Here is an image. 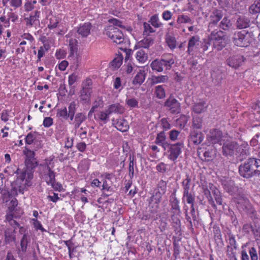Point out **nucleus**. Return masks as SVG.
Wrapping results in <instances>:
<instances>
[{
    "label": "nucleus",
    "instance_id": "obj_1",
    "mask_svg": "<svg viewBox=\"0 0 260 260\" xmlns=\"http://www.w3.org/2000/svg\"><path fill=\"white\" fill-rule=\"evenodd\" d=\"M238 171L240 175L245 179L260 177V159L248 158L239 166Z\"/></svg>",
    "mask_w": 260,
    "mask_h": 260
},
{
    "label": "nucleus",
    "instance_id": "obj_2",
    "mask_svg": "<svg viewBox=\"0 0 260 260\" xmlns=\"http://www.w3.org/2000/svg\"><path fill=\"white\" fill-rule=\"evenodd\" d=\"M214 48L218 51L222 50L226 44L225 33L221 30H215L209 36Z\"/></svg>",
    "mask_w": 260,
    "mask_h": 260
},
{
    "label": "nucleus",
    "instance_id": "obj_3",
    "mask_svg": "<svg viewBox=\"0 0 260 260\" xmlns=\"http://www.w3.org/2000/svg\"><path fill=\"white\" fill-rule=\"evenodd\" d=\"M82 89L80 91V100L85 104H88L90 101L92 91V81L90 78H86L82 83Z\"/></svg>",
    "mask_w": 260,
    "mask_h": 260
},
{
    "label": "nucleus",
    "instance_id": "obj_4",
    "mask_svg": "<svg viewBox=\"0 0 260 260\" xmlns=\"http://www.w3.org/2000/svg\"><path fill=\"white\" fill-rule=\"evenodd\" d=\"M104 34L116 44H120L124 41L123 34L122 31L113 25L108 26L105 29Z\"/></svg>",
    "mask_w": 260,
    "mask_h": 260
},
{
    "label": "nucleus",
    "instance_id": "obj_5",
    "mask_svg": "<svg viewBox=\"0 0 260 260\" xmlns=\"http://www.w3.org/2000/svg\"><path fill=\"white\" fill-rule=\"evenodd\" d=\"M174 63V60L173 58H166L163 56L160 59H155L152 61L150 67L153 71L158 72H162L164 71L162 65H165L168 69H171L172 66Z\"/></svg>",
    "mask_w": 260,
    "mask_h": 260
},
{
    "label": "nucleus",
    "instance_id": "obj_6",
    "mask_svg": "<svg viewBox=\"0 0 260 260\" xmlns=\"http://www.w3.org/2000/svg\"><path fill=\"white\" fill-rule=\"evenodd\" d=\"M76 110V104L75 102H72L69 104L68 110L66 107H64L63 109H58L57 116L63 120L70 119L71 121H73Z\"/></svg>",
    "mask_w": 260,
    "mask_h": 260
},
{
    "label": "nucleus",
    "instance_id": "obj_7",
    "mask_svg": "<svg viewBox=\"0 0 260 260\" xmlns=\"http://www.w3.org/2000/svg\"><path fill=\"white\" fill-rule=\"evenodd\" d=\"M184 146L182 142L169 144L165 150L169 153L168 158L172 161H175L182 152Z\"/></svg>",
    "mask_w": 260,
    "mask_h": 260
},
{
    "label": "nucleus",
    "instance_id": "obj_8",
    "mask_svg": "<svg viewBox=\"0 0 260 260\" xmlns=\"http://www.w3.org/2000/svg\"><path fill=\"white\" fill-rule=\"evenodd\" d=\"M235 45L239 47H246L249 44V34L245 30L235 32L233 37Z\"/></svg>",
    "mask_w": 260,
    "mask_h": 260
},
{
    "label": "nucleus",
    "instance_id": "obj_9",
    "mask_svg": "<svg viewBox=\"0 0 260 260\" xmlns=\"http://www.w3.org/2000/svg\"><path fill=\"white\" fill-rule=\"evenodd\" d=\"M247 61L246 57L240 54L230 55L226 59L225 63L233 69L237 70L243 66Z\"/></svg>",
    "mask_w": 260,
    "mask_h": 260
},
{
    "label": "nucleus",
    "instance_id": "obj_10",
    "mask_svg": "<svg viewBox=\"0 0 260 260\" xmlns=\"http://www.w3.org/2000/svg\"><path fill=\"white\" fill-rule=\"evenodd\" d=\"M237 142L231 140H224L222 147V154L226 157H233L236 153Z\"/></svg>",
    "mask_w": 260,
    "mask_h": 260
},
{
    "label": "nucleus",
    "instance_id": "obj_11",
    "mask_svg": "<svg viewBox=\"0 0 260 260\" xmlns=\"http://www.w3.org/2000/svg\"><path fill=\"white\" fill-rule=\"evenodd\" d=\"M164 106L172 114H178L181 110L180 103L171 95L166 101Z\"/></svg>",
    "mask_w": 260,
    "mask_h": 260
},
{
    "label": "nucleus",
    "instance_id": "obj_12",
    "mask_svg": "<svg viewBox=\"0 0 260 260\" xmlns=\"http://www.w3.org/2000/svg\"><path fill=\"white\" fill-rule=\"evenodd\" d=\"M241 254V260H258L257 250L254 247H249L246 249V246H242Z\"/></svg>",
    "mask_w": 260,
    "mask_h": 260
},
{
    "label": "nucleus",
    "instance_id": "obj_13",
    "mask_svg": "<svg viewBox=\"0 0 260 260\" xmlns=\"http://www.w3.org/2000/svg\"><path fill=\"white\" fill-rule=\"evenodd\" d=\"M233 200L239 210H247L251 207L249 200L244 194H237Z\"/></svg>",
    "mask_w": 260,
    "mask_h": 260
},
{
    "label": "nucleus",
    "instance_id": "obj_14",
    "mask_svg": "<svg viewBox=\"0 0 260 260\" xmlns=\"http://www.w3.org/2000/svg\"><path fill=\"white\" fill-rule=\"evenodd\" d=\"M221 183L224 189L231 195H234L237 191L235 182L230 178H223L221 179Z\"/></svg>",
    "mask_w": 260,
    "mask_h": 260
},
{
    "label": "nucleus",
    "instance_id": "obj_15",
    "mask_svg": "<svg viewBox=\"0 0 260 260\" xmlns=\"http://www.w3.org/2000/svg\"><path fill=\"white\" fill-rule=\"evenodd\" d=\"M235 155L241 157V159L245 158L249 154V147L246 142H243L240 145L237 143Z\"/></svg>",
    "mask_w": 260,
    "mask_h": 260
},
{
    "label": "nucleus",
    "instance_id": "obj_16",
    "mask_svg": "<svg viewBox=\"0 0 260 260\" xmlns=\"http://www.w3.org/2000/svg\"><path fill=\"white\" fill-rule=\"evenodd\" d=\"M223 17V12L222 10L217 9H213L210 15L209 27H212L217 24Z\"/></svg>",
    "mask_w": 260,
    "mask_h": 260
},
{
    "label": "nucleus",
    "instance_id": "obj_17",
    "mask_svg": "<svg viewBox=\"0 0 260 260\" xmlns=\"http://www.w3.org/2000/svg\"><path fill=\"white\" fill-rule=\"evenodd\" d=\"M33 178V172L30 170H25L20 176L19 178L17 180V182L20 181L24 182V184L27 186H30L32 184L31 179Z\"/></svg>",
    "mask_w": 260,
    "mask_h": 260
},
{
    "label": "nucleus",
    "instance_id": "obj_18",
    "mask_svg": "<svg viewBox=\"0 0 260 260\" xmlns=\"http://www.w3.org/2000/svg\"><path fill=\"white\" fill-rule=\"evenodd\" d=\"M203 140L204 135L203 133L197 131L191 132L188 138V141L190 143H192L197 145L201 143Z\"/></svg>",
    "mask_w": 260,
    "mask_h": 260
},
{
    "label": "nucleus",
    "instance_id": "obj_19",
    "mask_svg": "<svg viewBox=\"0 0 260 260\" xmlns=\"http://www.w3.org/2000/svg\"><path fill=\"white\" fill-rule=\"evenodd\" d=\"M112 122L113 125L118 131L122 132H125L127 131L129 128L127 121L123 118L117 119L116 120L113 119Z\"/></svg>",
    "mask_w": 260,
    "mask_h": 260
},
{
    "label": "nucleus",
    "instance_id": "obj_20",
    "mask_svg": "<svg viewBox=\"0 0 260 260\" xmlns=\"http://www.w3.org/2000/svg\"><path fill=\"white\" fill-rule=\"evenodd\" d=\"M92 27V25L90 22L84 23L79 26L77 32L82 38H87L90 34Z\"/></svg>",
    "mask_w": 260,
    "mask_h": 260
},
{
    "label": "nucleus",
    "instance_id": "obj_21",
    "mask_svg": "<svg viewBox=\"0 0 260 260\" xmlns=\"http://www.w3.org/2000/svg\"><path fill=\"white\" fill-rule=\"evenodd\" d=\"M30 242V238L28 233H24L20 240V248H18V253L24 254L27 251L28 244Z\"/></svg>",
    "mask_w": 260,
    "mask_h": 260
},
{
    "label": "nucleus",
    "instance_id": "obj_22",
    "mask_svg": "<svg viewBox=\"0 0 260 260\" xmlns=\"http://www.w3.org/2000/svg\"><path fill=\"white\" fill-rule=\"evenodd\" d=\"M124 107L119 103L113 104L109 106L107 109L108 114H122L125 112Z\"/></svg>",
    "mask_w": 260,
    "mask_h": 260
},
{
    "label": "nucleus",
    "instance_id": "obj_23",
    "mask_svg": "<svg viewBox=\"0 0 260 260\" xmlns=\"http://www.w3.org/2000/svg\"><path fill=\"white\" fill-rule=\"evenodd\" d=\"M170 205L171 207V209L174 210L175 212H178V214L181 212L179 206V201L176 197V190L171 194L170 197Z\"/></svg>",
    "mask_w": 260,
    "mask_h": 260
},
{
    "label": "nucleus",
    "instance_id": "obj_24",
    "mask_svg": "<svg viewBox=\"0 0 260 260\" xmlns=\"http://www.w3.org/2000/svg\"><path fill=\"white\" fill-rule=\"evenodd\" d=\"M209 140L212 144L219 143L221 144L222 133L218 129H213L211 131Z\"/></svg>",
    "mask_w": 260,
    "mask_h": 260
},
{
    "label": "nucleus",
    "instance_id": "obj_25",
    "mask_svg": "<svg viewBox=\"0 0 260 260\" xmlns=\"http://www.w3.org/2000/svg\"><path fill=\"white\" fill-rule=\"evenodd\" d=\"M40 13V11H36L35 12L34 14H31L29 17L25 18L24 20L26 25L32 26L34 25L39 23Z\"/></svg>",
    "mask_w": 260,
    "mask_h": 260
},
{
    "label": "nucleus",
    "instance_id": "obj_26",
    "mask_svg": "<svg viewBox=\"0 0 260 260\" xmlns=\"http://www.w3.org/2000/svg\"><path fill=\"white\" fill-rule=\"evenodd\" d=\"M155 143L156 144L162 146L164 150L166 149L169 143L166 141V137L164 132H161L157 134L155 140Z\"/></svg>",
    "mask_w": 260,
    "mask_h": 260
},
{
    "label": "nucleus",
    "instance_id": "obj_27",
    "mask_svg": "<svg viewBox=\"0 0 260 260\" xmlns=\"http://www.w3.org/2000/svg\"><path fill=\"white\" fill-rule=\"evenodd\" d=\"M74 117L73 124L75 128H79L81 123L87 118L85 114L82 112H78L76 114H75Z\"/></svg>",
    "mask_w": 260,
    "mask_h": 260
},
{
    "label": "nucleus",
    "instance_id": "obj_28",
    "mask_svg": "<svg viewBox=\"0 0 260 260\" xmlns=\"http://www.w3.org/2000/svg\"><path fill=\"white\" fill-rule=\"evenodd\" d=\"M250 21L245 16L239 17L236 22V26L239 29H244L250 26Z\"/></svg>",
    "mask_w": 260,
    "mask_h": 260
},
{
    "label": "nucleus",
    "instance_id": "obj_29",
    "mask_svg": "<svg viewBox=\"0 0 260 260\" xmlns=\"http://www.w3.org/2000/svg\"><path fill=\"white\" fill-rule=\"evenodd\" d=\"M146 73L144 70H140L135 76L133 83L134 85H141L145 81Z\"/></svg>",
    "mask_w": 260,
    "mask_h": 260
},
{
    "label": "nucleus",
    "instance_id": "obj_30",
    "mask_svg": "<svg viewBox=\"0 0 260 260\" xmlns=\"http://www.w3.org/2000/svg\"><path fill=\"white\" fill-rule=\"evenodd\" d=\"M154 44V39L149 37H144L143 39L139 41L138 43L140 47L144 48H148Z\"/></svg>",
    "mask_w": 260,
    "mask_h": 260
},
{
    "label": "nucleus",
    "instance_id": "obj_31",
    "mask_svg": "<svg viewBox=\"0 0 260 260\" xmlns=\"http://www.w3.org/2000/svg\"><path fill=\"white\" fill-rule=\"evenodd\" d=\"M169 80V77L167 75L152 76L151 78V85H155L161 83H167Z\"/></svg>",
    "mask_w": 260,
    "mask_h": 260
},
{
    "label": "nucleus",
    "instance_id": "obj_32",
    "mask_svg": "<svg viewBox=\"0 0 260 260\" xmlns=\"http://www.w3.org/2000/svg\"><path fill=\"white\" fill-rule=\"evenodd\" d=\"M200 38L198 36L191 37L189 40L188 43L187 52L189 54L193 51V48L194 46L199 45Z\"/></svg>",
    "mask_w": 260,
    "mask_h": 260
},
{
    "label": "nucleus",
    "instance_id": "obj_33",
    "mask_svg": "<svg viewBox=\"0 0 260 260\" xmlns=\"http://www.w3.org/2000/svg\"><path fill=\"white\" fill-rule=\"evenodd\" d=\"M210 189L212 190V192L217 204L221 205L222 204V199L219 190L213 185L212 187H210Z\"/></svg>",
    "mask_w": 260,
    "mask_h": 260
},
{
    "label": "nucleus",
    "instance_id": "obj_34",
    "mask_svg": "<svg viewBox=\"0 0 260 260\" xmlns=\"http://www.w3.org/2000/svg\"><path fill=\"white\" fill-rule=\"evenodd\" d=\"M136 58L139 62L144 63L148 59V56L144 50L140 49L137 52Z\"/></svg>",
    "mask_w": 260,
    "mask_h": 260
},
{
    "label": "nucleus",
    "instance_id": "obj_35",
    "mask_svg": "<svg viewBox=\"0 0 260 260\" xmlns=\"http://www.w3.org/2000/svg\"><path fill=\"white\" fill-rule=\"evenodd\" d=\"M166 42L171 49H174L176 47V40L174 36L167 34L165 37Z\"/></svg>",
    "mask_w": 260,
    "mask_h": 260
},
{
    "label": "nucleus",
    "instance_id": "obj_36",
    "mask_svg": "<svg viewBox=\"0 0 260 260\" xmlns=\"http://www.w3.org/2000/svg\"><path fill=\"white\" fill-rule=\"evenodd\" d=\"M207 105L205 102H200L194 104L193 110L197 113H201L206 111Z\"/></svg>",
    "mask_w": 260,
    "mask_h": 260
},
{
    "label": "nucleus",
    "instance_id": "obj_37",
    "mask_svg": "<svg viewBox=\"0 0 260 260\" xmlns=\"http://www.w3.org/2000/svg\"><path fill=\"white\" fill-rule=\"evenodd\" d=\"M154 93L156 97L159 99H163L166 97V91L164 85H158L155 86Z\"/></svg>",
    "mask_w": 260,
    "mask_h": 260
},
{
    "label": "nucleus",
    "instance_id": "obj_38",
    "mask_svg": "<svg viewBox=\"0 0 260 260\" xmlns=\"http://www.w3.org/2000/svg\"><path fill=\"white\" fill-rule=\"evenodd\" d=\"M232 27V23L228 17H224L219 23V27L224 30L230 29Z\"/></svg>",
    "mask_w": 260,
    "mask_h": 260
},
{
    "label": "nucleus",
    "instance_id": "obj_39",
    "mask_svg": "<svg viewBox=\"0 0 260 260\" xmlns=\"http://www.w3.org/2000/svg\"><path fill=\"white\" fill-rule=\"evenodd\" d=\"M159 208V203L148 200V210L150 214L156 213Z\"/></svg>",
    "mask_w": 260,
    "mask_h": 260
},
{
    "label": "nucleus",
    "instance_id": "obj_40",
    "mask_svg": "<svg viewBox=\"0 0 260 260\" xmlns=\"http://www.w3.org/2000/svg\"><path fill=\"white\" fill-rule=\"evenodd\" d=\"M186 199L187 204H190L191 206H194L195 196L189 191L183 192L182 200Z\"/></svg>",
    "mask_w": 260,
    "mask_h": 260
},
{
    "label": "nucleus",
    "instance_id": "obj_41",
    "mask_svg": "<svg viewBox=\"0 0 260 260\" xmlns=\"http://www.w3.org/2000/svg\"><path fill=\"white\" fill-rule=\"evenodd\" d=\"M44 171L47 172V175L49 177V180L47 181L48 184H50L51 183H53V182L55 180V173L51 170V168L48 165H46L44 166Z\"/></svg>",
    "mask_w": 260,
    "mask_h": 260
},
{
    "label": "nucleus",
    "instance_id": "obj_42",
    "mask_svg": "<svg viewBox=\"0 0 260 260\" xmlns=\"http://www.w3.org/2000/svg\"><path fill=\"white\" fill-rule=\"evenodd\" d=\"M164 193L161 192L159 189H155L152 196L149 198L151 201H154L160 203L162 195Z\"/></svg>",
    "mask_w": 260,
    "mask_h": 260
},
{
    "label": "nucleus",
    "instance_id": "obj_43",
    "mask_svg": "<svg viewBox=\"0 0 260 260\" xmlns=\"http://www.w3.org/2000/svg\"><path fill=\"white\" fill-rule=\"evenodd\" d=\"M15 233V230H14L13 232H6L5 233V241L6 243H10L12 242H16V238L14 234Z\"/></svg>",
    "mask_w": 260,
    "mask_h": 260
},
{
    "label": "nucleus",
    "instance_id": "obj_44",
    "mask_svg": "<svg viewBox=\"0 0 260 260\" xmlns=\"http://www.w3.org/2000/svg\"><path fill=\"white\" fill-rule=\"evenodd\" d=\"M49 24L48 25V28L49 29H53L57 27L59 23L58 18L52 15L49 16Z\"/></svg>",
    "mask_w": 260,
    "mask_h": 260
},
{
    "label": "nucleus",
    "instance_id": "obj_45",
    "mask_svg": "<svg viewBox=\"0 0 260 260\" xmlns=\"http://www.w3.org/2000/svg\"><path fill=\"white\" fill-rule=\"evenodd\" d=\"M204 195L208 199L209 203L214 209H216V206L214 203L213 199L211 196L210 191L207 188H203Z\"/></svg>",
    "mask_w": 260,
    "mask_h": 260
},
{
    "label": "nucleus",
    "instance_id": "obj_46",
    "mask_svg": "<svg viewBox=\"0 0 260 260\" xmlns=\"http://www.w3.org/2000/svg\"><path fill=\"white\" fill-rule=\"evenodd\" d=\"M214 155L215 151L213 149H208L204 152L203 156L204 158L203 159L207 161H210L213 158Z\"/></svg>",
    "mask_w": 260,
    "mask_h": 260
},
{
    "label": "nucleus",
    "instance_id": "obj_47",
    "mask_svg": "<svg viewBox=\"0 0 260 260\" xmlns=\"http://www.w3.org/2000/svg\"><path fill=\"white\" fill-rule=\"evenodd\" d=\"M25 164L26 170L32 171L34 169L38 166V161L36 159L31 160H25Z\"/></svg>",
    "mask_w": 260,
    "mask_h": 260
},
{
    "label": "nucleus",
    "instance_id": "obj_48",
    "mask_svg": "<svg viewBox=\"0 0 260 260\" xmlns=\"http://www.w3.org/2000/svg\"><path fill=\"white\" fill-rule=\"evenodd\" d=\"M190 181L191 178L189 177L188 174H186L185 179H184L182 182V185L183 189V192L189 191Z\"/></svg>",
    "mask_w": 260,
    "mask_h": 260
},
{
    "label": "nucleus",
    "instance_id": "obj_49",
    "mask_svg": "<svg viewBox=\"0 0 260 260\" xmlns=\"http://www.w3.org/2000/svg\"><path fill=\"white\" fill-rule=\"evenodd\" d=\"M249 11L253 14L260 13V0L254 2L250 7Z\"/></svg>",
    "mask_w": 260,
    "mask_h": 260
},
{
    "label": "nucleus",
    "instance_id": "obj_50",
    "mask_svg": "<svg viewBox=\"0 0 260 260\" xmlns=\"http://www.w3.org/2000/svg\"><path fill=\"white\" fill-rule=\"evenodd\" d=\"M23 154L25 155V160H31L36 159L35 158V153L34 151L29 149L27 147H25L23 151Z\"/></svg>",
    "mask_w": 260,
    "mask_h": 260
},
{
    "label": "nucleus",
    "instance_id": "obj_51",
    "mask_svg": "<svg viewBox=\"0 0 260 260\" xmlns=\"http://www.w3.org/2000/svg\"><path fill=\"white\" fill-rule=\"evenodd\" d=\"M228 237H229V245L227 246V248L229 249L230 247H231V249H232L234 248V249H237V246L236 245V241L235 238L233 234H231V233L228 234Z\"/></svg>",
    "mask_w": 260,
    "mask_h": 260
},
{
    "label": "nucleus",
    "instance_id": "obj_52",
    "mask_svg": "<svg viewBox=\"0 0 260 260\" xmlns=\"http://www.w3.org/2000/svg\"><path fill=\"white\" fill-rule=\"evenodd\" d=\"M202 119L198 116L194 117L192 120V126L194 128L200 129L202 126Z\"/></svg>",
    "mask_w": 260,
    "mask_h": 260
},
{
    "label": "nucleus",
    "instance_id": "obj_53",
    "mask_svg": "<svg viewBox=\"0 0 260 260\" xmlns=\"http://www.w3.org/2000/svg\"><path fill=\"white\" fill-rule=\"evenodd\" d=\"M212 41L210 40L209 36H208L207 38L204 39L202 42H201V47L203 48V52L208 50L209 46L212 43Z\"/></svg>",
    "mask_w": 260,
    "mask_h": 260
},
{
    "label": "nucleus",
    "instance_id": "obj_54",
    "mask_svg": "<svg viewBox=\"0 0 260 260\" xmlns=\"http://www.w3.org/2000/svg\"><path fill=\"white\" fill-rule=\"evenodd\" d=\"M37 134L38 133L37 132H30L28 133L25 137V143L28 145L31 144L34 140L36 138Z\"/></svg>",
    "mask_w": 260,
    "mask_h": 260
},
{
    "label": "nucleus",
    "instance_id": "obj_55",
    "mask_svg": "<svg viewBox=\"0 0 260 260\" xmlns=\"http://www.w3.org/2000/svg\"><path fill=\"white\" fill-rule=\"evenodd\" d=\"M109 114H108L107 110L106 112L101 111L98 114V118L104 123H106L109 119Z\"/></svg>",
    "mask_w": 260,
    "mask_h": 260
},
{
    "label": "nucleus",
    "instance_id": "obj_56",
    "mask_svg": "<svg viewBox=\"0 0 260 260\" xmlns=\"http://www.w3.org/2000/svg\"><path fill=\"white\" fill-rule=\"evenodd\" d=\"M177 21L180 23H192L191 19L188 16L184 15L179 16Z\"/></svg>",
    "mask_w": 260,
    "mask_h": 260
},
{
    "label": "nucleus",
    "instance_id": "obj_57",
    "mask_svg": "<svg viewBox=\"0 0 260 260\" xmlns=\"http://www.w3.org/2000/svg\"><path fill=\"white\" fill-rule=\"evenodd\" d=\"M125 102L130 108H134L138 107V101L135 98L127 99Z\"/></svg>",
    "mask_w": 260,
    "mask_h": 260
},
{
    "label": "nucleus",
    "instance_id": "obj_58",
    "mask_svg": "<svg viewBox=\"0 0 260 260\" xmlns=\"http://www.w3.org/2000/svg\"><path fill=\"white\" fill-rule=\"evenodd\" d=\"M167 182L163 180H160L157 184V188L156 189H159L161 192L165 193L167 189Z\"/></svg>",
    "mask_w": 260,
    "mask_h": 260
},
{
    "label": "nucleus",
    "instance_id": "obj_59",
    "mask_svg": "<svg viewBox=\"0 0 260 260\" xmlns=\"http://www.w3.org/2000/svg\"><path fill=\"white\" fill-rule=\"evenodd\" d=\"M150 22L153 26L156 28L159 27L161 25V23L159 21L158 16L156 15L151 17Z\"/></svg>",
    "mask_w": 260,
    "mask_h": 260
},
{
    "label": "nucleus",
    "instance_id": "obj_60",
    "mask_svg": "<svg viewBox=\"0 0 260 260\" xmlns=\"http://www.w3.org/2000/svg\"><path fill=\"white\" fill-rule=\"evenodd\" d=\"M144 26V35H148L149 33L153 32L155 30L151 27L150 24L147 22L143 23Z\"/></svg>",
    "mask_w": 260,
    "mask_h": 260
},
{
    "label": "nucleus",
    "instance_id": "obj_61",
    "mask_svg": "<svg viewBox=\"0 0 260 260\" xmlns=\"http://www.w3.org/2000/svg\"><path fill=\"white\" fill-rule=\"evenodd\" d=\"M156 169L158 172L164 174L167 170V165L161 162L156 166Z\"/></svg>",
    "mask_w": 260,
    "mask_h": 260
},
{
    "label": "nucleus",
    "instance_id": "obj_62",
    "mask_svg": "<svg viewBox=\"0 0 260 260\" xmlns=\"http://www.w3.org/2000/svg\"><path fill=\"white\" fill-rule=\"evenodd\" d=\"M122 59L120 57L115 58L111 62V66L115 68H118L122 64Z\"/></svg>",
    "mask_w": 260,
    "mask_h": 260
},
{
    "label": "nucleus",
    "instance_id": "obj_63",
    "mask_svg": "<svg viewBox=\"0 0 260 260\" xmlns=\"http://www.w3.org/2000/svg\"><path fill=\"white\" fill-rule=\"evenodd\" d=\"M18 205V201L15 198H13L10 202L9 207L10 212L13 213L16 207Z\"/></svg>",
    "mask_w": 260,
    "mask_h": 260
},
{
    "label": "nucleus",
    "instance_id": "obj_64",
    "mask_svg": "<svg viewBox=\"0 0 260 260\" xmlns=\"http://www.w3.org/2000/svg\"><path fill=\"white\" fill-rule=\"evenodd\" d=\"M78 78V76L76 73H72L69 76V85L70 86H72L77 81Z\"/></svg>",
    "mask_w": 260,
    "mask_h": 260
}]
</instances>
